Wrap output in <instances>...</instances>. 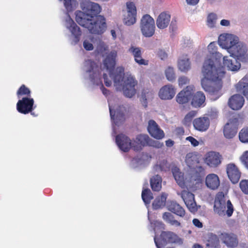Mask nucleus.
<instances>
[{"label":"nucleus","instance_id":"412c9836","mask_svg":"<svg viewBox=\"0 0 248 248\" xmlns=\"http://www.w3.org/2000/svg\"><path fill=\"white\" fill-rule=\"evenodd\" d=\"M128 51L134 58V60L138 64L147 65L149 62L142 58L141 48L139 47L131 46L128 49Z\"/></svg>","mask_w":248,"mask_h":248},{"label":"nucleus","instance_id":"ea45409f","mask_svg":"<svg viewBox=\"0 0 248 248\" xmlns=\"http://www.w3.org/2000/svg\"><path fill=\"white\" fill-rule=\"evenodd\" d=\"M31 92L29 88L26 87L24 84H22L17 91L16 95L18 98L22 96H26V97L31 96Z\"/></svg>","mask_w":248,"mask_h":248},{"label":"nucleus","instance_id":"ddd939ff","mask_svg":"<svg viewBox=\"0 0 248 248\" xmlns=\"http://www.w3.org/2000/svg\"><path fill=\"white\" fill-rule=\"evenodd\" d=\"M150 139L147 135H138L132 143V149L135 151H140L143 147L149 146Z\"/></svg>","mask_w":248,"mask_h":248},{"label":"nucleus","instance_id":"a19ab883","mask_svg":"<svg viewBox=\"0 0 248 248\" xmlns=\"http://www.w3.org/2000/svg\"><path fill=\"white\" fill-rule=\"evenodd\" d=\"M239 139L243 143H248V127L243 128L240 130Z\"/></svg>","mask_w":248,"mask_h":248},{"label":"nucleus","instance_id":"338daca9","mask_svg":"<svg viewBox=\"0 0 248 248\" xmlns=\"http://www.w3.org/2000/svg\"><path fill=\"white\" fill-rule=\"evenodd\" d=\"M111 34L113 38V39H115L116 38V32H115V31L114 30H111Z\"/></svg>","mask_w":248,"mask_h":248},{"label":"nucleus","instance_id":"393cba45","mask_svg":"<svg viewBox=\"0 0 248 248\" xmlns=\"http://www.w3.org/2000/svg\"><path fill=\"white\" fill-rule=\"evenodd\" d=\"M235 89L238 93L243 94L248 100V76L242 78L236 85Z\"/></svg>","mask_w":248,"mask_h":248},{"label":"nucleus","instance_id":"49530a36","mask_svg":"<svg viewBox=\"0 0 248 248\" xmlns=\"http://www.w3.org/2000/svg\"><path fill=\"white\" fill-rule=\"evenodd\" d=\"M227 209L226 213L227 216L230 217L232 215L234 211L233 205L230 200L227 202Z\"/></svg>","mask_w":248,"mask_h":248},{"label":"nucleus","instance_id":"c756f323","mask_svg":"<svg viewBox=\"0 0 248 248\" xmlns=\"http://www.w3.org/2000/svg\"><path fill=\"white\" fill-rule=\"evenodd\" d=\"M192 169V177L195 180H201L205 174V170L201 166L196 164H188Z\"/></svg>","mask_w":248,"mask_h":248},{"label":"nucleus","instance_id":"cd10ccee","mask_svg":"<svg viewBox=\"0 0 248 248\" xmlns=\"http://www.w3.org/2000/svg\"><path fill=\"white\" fill-rule=\"evenodd\" d=\"M205 101V96L204 93L201 91L193 93L191 97V104L195 108H199L202 106Z\"/></svg>","mask_w":248,"mask_h":248},{"label":"nucleus","instance_id":"4be33fe9","mask_svg":"<svg viewBox=\"0 0 248 248\" xmlns=\"http://www.w3.org/2000/svg\"><path fill=\"white\" fill-rule=\"evenodd\" d=\"M245 100L240 94H234L229 100L228 105L233 110H238L244 105Z\"/></svg>","mask_w":248,"mask_h":248},{"label":"nucleus","instance_id":"e433bc0d","mask_svg":"<svg viewBox=\"0 0 248 248\" xmlns=\"http://www.w3.org/2000/svg\"><path fill=\"white\" fill-rule=\"evenodd\" d=\"M206 245L211 248H219V240L217 236L213 233L209 234Z\"/></svg>","mask_w":248,"mask_h":248},{"label":"nucleus","instance_id":"5701e85b","mask_svg":"<svg viewBox=\"0 0 248 248\" xmlns=\"http://www.w3.org/2000/svg\"><path fill=\"white\" fill-rule=\"evenodd\" d=\"M205 183L206 186L211 190H216L220 186L219 178L215 173L208 174L205 178Z\"/></svg>","mask_w":248,"mask_h":248},{"label":"nucleus","instance_id":"bb28decb","mask_svg":"<svg viewBox=\"0 0 248 248\" xmlns=\"http://www.w3.org/2000/svg\"><path fill=\"white\" fill-rule=\"evenodd\" d=\"M167 208L170 211L180 217H184L185 215L184 209L176 202H170L168 203Z\"/></svg>","mask_w":248,"mask_h":248},{"label":"nucleus","instance_id":"f704fd0d","mask_svg":"<svg viewBox=\"0 0 248 248\" xmlns=\"http://www.w3.org/2000/svg\"><path fill=\"white\" fill-rule=\"evenodd\" d=\"M162 193L161 196L157 197L153 202L152 206L154 209L162 208L165 206L166 202L167 195Z\"/></svg>","mask_w":248,"mask_h":248},{"label":"nucleus","instance_id":"473e14b6","mask_svg":"<svg viewBox=\"0 0 248 248\" xmlns=\"http://www.w3.org/2000/svg\"><path fill=\"white\" fill-rule=\"evenodd\" d=\"M223 60L224 66H226L228 70L237 71L240 69V64L235 59L233 61L232 60L228 59L227 56H225L223 57Z\"/></svg>","mask_w":248,"mask_h":248},{"label":"nucleus","instance_id":"4c0bfd02","mask_svg":"<svg viewBox=\"0 0 248 248\" xmlns=\"http://www.w3.org/2000/svg\"><path fill=\"white\" fill-rule=\"evenodd\" d=\"M109 109L110 112V115L111 117V119L115 121V124L117 125H119L120 124L119 121H121L122 122H123L125 120L124 114H117L116 117H115V111H113L111 108V107L109 106Z\"/></svg>","mask_w":248,"mask_h":248},{"label":"nucleus","instance_id":"6ab92c4d","mask_svg":"<svg viewBox=\"0 0 248 248\" xmlns=\"http://www.w3.org/2000/svg\"><path fill=\"white\" fill-rule=\"evenodd\" d=\"M66 23L67 28L69 30L72 35L74 36L75 43H78L81 35V31L79 27L70 17L66 20Z\"/></svg>","mask_w":248,"mask_h":248},{"label":"nucleus","instance_id":"79ce46f5","mask_svg":"<svg viewBox=\"0 0 248 248\" xmlns=\"http://www.w3.org/2000/svg\"><path fill=\"white\" fill-rule=\"evenodd\" d=\"M165 75L168 80L172 81L175 80V76L173 68L169 67L165 71Z\"/></svg>","mask_w":248,"mask_h":248},{"label":"nucleus","instance_id":"09e8293b","mask_svg":"<svg viewBox=\"0 0 248 248\" xmlns=\"http://www.w3.org/2000/svg\"><path fill=\"white\" fill-rule=\"evenodd\" d=\"M189 81V79L185 76L181 77L178 79V83H179V85L180 86H183L188 83Z\"/></svg>","mask_w":248,"mask_h":248},{"label":"nucleus","instance_id":"72a5a7b5","mask_svg":"<svg viewBox=\"0 0 248 248\" xmlns=\"http://www.w3.org/2000/svg\"><path fill=\"white\" fill-rule=\"evenodd\" d=\"M150 185L154 191H159L162 187V178L159 175L153 176L150 179Z\"/></svg>","mask_w":248,"mask_h":248},{"label":"nucleus","instance_id":"f8f14e48","mask_svg":"<svg viewBox=\"0 0 248 248\" xmlns=\"http://www.w3.org/2000/svg\"><path fill=\"white\" fill-rule=\"evenodd\" d=\"M115 140L120 149L124 152H127L132 148V143L130 139L124 134H120L117 135Z\"/></svg>","mask_w":248,"mask_h":248},{"label":"nucleus","instance_id":"864d4df0","mask_svg":"<svg viewBox=\"0 0 248 248\" xmlns=\"http://www.w3.org/2000/svg\"><path fill=\"white\" fill-rule=\"evenodd\" d=\"M157 56L161 60H165L168 57L167 53L162 49L159 50L157 52Z\"/></svg>","mask_w":248,"mask_h":248},{"label":"nucleus","instance_id":"2f4dec72","mask_svg":"<svg viewBox=\"0 0 248 248\" xmlns=\"http://www.w3.org/2000/svg\"><path fill=\"white\" fill-rule=\"evenodd\" d=\"M172 172L178 185L182 188H184L186 186V184L184 174L177 167H174L172 169Z\"/></svg>","mask_w":248,"mask_h":248},{"label":"nucleus","instance_id":"13d9d810","mask_svg":"<svg viewBox=\"0 0 248 248\" xmlns=\"http://www.w3.org/2000/svg\"><path fill=\"white\" fill-rule=\"evenodd\" d=\"M100 89L104 95L108 96L110 94V92L108 90L104 87L103 84L102 83L100 87Z\"/></svg>","mask_w":248,"mask_h":248},{"label":"nucleus","instance_id":"4468645a","mask_svg":"<svg viewBox=\"0 0 248 248\" xmlns=\"http://www.w3.org/2000/svg\"><path fill=\"white\" fill-rule=\"evenodd\" d=\"M226 172L232 183L236 184L238 182L241 177V172L234 164H228L226 166Z\"/></svg>","mask_w":248,"mask_h":248},{"label":"nucleus","instance_id":"5fc2aeb1","mask_svg":"<svg viewBox=\"0 0 248 248\" xmlns=\"http://www.w3.org/2000/svg\"><path fill=\"white\" fill-rule=\"evenodd\" d=\"M159 166L161 170L166 171V170L169 168L168 163L167 161L165 160H163L160 162Z\"/></svg>","mask_w":248,"mask_h":248},{"label":"nucleus","instance_id":"2eb2a0df","mask_svg":"<svg viewBox=\"0 0 248 248\" xmlns=\"http://www.w3.org/2000/svg\"><path fill=\"white\" fill-rule=\"evenodd\" d=\"M147 130L150 135L156 139H162L164 137L165 134L156 123L153 120L148 122Z\"/></svg>","mask_w":248,"mask_h":248},{"label":"nucleus","instance_id":"a18cd8bd","mask_svg":"<svg viewBox=\"0 0 248 248\" xmlns=\"http://www.w3.org/2000/svg\"><path fill=\"white\" fill-rule=\"evenodd\" d=\"M197 112L195 110L189 111L185 117L184 120L186 122H189L196 115Z\"/></svg>","mask_w":248,"mask_h":248},{"label":"nucleus","instance_id":"9d476101","mask_svg":"<svg viewBox=\"0 0 248 248\" xmlns=\"http://www.w3.org/2000/svg\"><path fill=\"white\" fill-rule=\"evenodd\" d=\"M226 200L222 192L218 193L215 199L214 210L219 216L225 215Z\"/></svg>","mask_w":248,"mask_h":248},{"label":"nucleus","instance_id":"6e6552de","mask_svg":"<svg viewBox=\"0 0 248 248\" xmlns=\"http://www.w3.org/2000/svg\"><path fill=\"white\" fill-rule=\"evenodd\" d=\"M194 91V86L193 85L186 86L177 94L176 102L180 105L188 103L191 99Z\"/></svg>","mask_w":248,"mask_h":248},{"label":"nucleus","instance_id":"dca6fc26","mask_svg":"<svg viewBox=\"0 0 248 248\" xmlns=\"http://www.w3.org/2000/svg\"><path fill=\"white\" fill-rule=\"evenodd\" d=\"M220 238L222 243L228 248H235L238 245L237 237L233 233H222Z\"/></svg>","mask_w":248,"mask_h":248},{"label":"nucleus","instance_id":"b1692460","mask_svg":"<svg viewBox=\"0 0 248 248\" xmlns=\"http://www.w3.org/2000/svg\"><path fill=\"white\" fill-rule=\"evenodd\" d=\"M86 66L87 67V72L93 74L90 75L91 80L93 81L95 78H97L100 74L99 69L96 64L93 61L88 60L86 61Z\"/></svg>","mask_w":248,"mask_h":248},{"label":"nucleus","instance_id":"052dcab7","mask_svg":"<svg viewBox=\"0 0 248 248\" xmlns=\"http://www.w3.org/2000/svg\"><path fill=\"white\" fill-rule=\"evenodd\" d=\"M220 24L223 26H228L230 25V21L226 19H222L220 21Z\"/></svg>","mask_w":248,"mask_h":248},{"label":"nucleus","instance_id":"9b49d317","mask_svg":"<svg viewBox=\"0 0 248 248\" xmlns=\"http://www.w3.org/2000/svg\"><path fill=\"white\" fill-rule=\"evenodd\" d=\"M126 7L127 14L124 18V22L125 25L130 26L136 22V7L132 2H126Z\"/></svg>","mask_w":248,"mask_h":248},{"label":"nucleus","instance_id":"774afa93","mask_svg":"<svg viewBox=\"0 0 248 248\" xmlns=\"http://www.w3.org/2000/svg\"><path fill=\"white\" fill-rule=\"evenodd\" d=\"M142 96L143 99L145 100L146 104H147V102H146L147 99L146 98V96H145V95L143 93H142ZM145 107H147V104H146L145 105Z\"/></svg>","mask_w":248,"mask_h":248},{"label":"nucleus","instance_id":"4d7b16f0","mask_svg":"<svg viewBox=\"0 0 248 248\" xmlns=\"http://www.w3.org/2000/svg\"><path fill=\"white\" fill-rule=\"evenodd\" d=\"M193 224L199 228L202 227V223L197 218H194L192 220Z\"/></svg>","mask_w":248,"mask_h":248},{"label":"nucleus","instance_id":"f03ea898","mask_svg":"<svg viewBox=\"0 0 248 248\" xmlns=\"http://www.w3.org/2000/svg\"><path fill=\"white\" fill-rule=\"evenodd\" d=\"M81 8L83 11L77 12L76 21L80 26L87 28L91 33H103L107 26L105 17L98 15L101 10L100 5L97 3L87 1L81 4Z\"/></svg>","mask_w":248,"mask_h":248},{"label":"nucleus","instance_id":"680f3d73","mask_svg":"<svg viewBox=\"0 0 248 248\" xmlns=\"http://www.w3.org/2000/svg\"><path fill=\"white\" fill-rule=\"evenodd\" d=\"M170 29H171L172 31H173L176 29V20H172L170 26Z\"/></svg>","mask_w":248,"mask_h":248},{"label":"nucleus","instance_id":"8fccbe9b","mask_svg":"<svg viewBox=\"0 0 248 248\" xmlns=\"http://www.w3.org/2000/svg\"><path fill=\"white\" fill-rule=\"evenodd\" d=\"M150 144L149 146H153L157 148H160L163 146V143L158 141L150 139Z\"/></svg>","mask_w":248,"mask_h":248},{"label":"nucleus","instance_id":"20e7f679","mask_svg":"<svg viewBox=\"0 0 248 248\" xmlns=\"http://www.w3.org/2000/svg\"><path fill=\"white\" fill-rule=\"evenodd\" d=\"M218 44L224 48L227 49L231 56L237 59L244 57L246 53V46L239 42L236 36L230 34H221L218 37Z\"/></svg>","mask_w":248,"mask_h":248},{"label":"nucleus","instance_id":"de8ad7c7","mask_svg":"<svg viewBox=\"0 0 248 248\" xmlns=\"http://www.w3.org/2000/svg\"><path fill=\"white\" fill-rule=\"evenodd\" d=\"M85 49L87 51H91L93 49V46L91 42L88 40H85L83 43Z\"/></svg>","mask_w":248,"mask_h":248},{"label":"nucleus","instance_id":"603ef678","mask_svg":"<svg viewBox=\"0 0 248 248\" xmlns=\"http://www.w3.org/2000/svg\"><path fill=\"white\" fill-rule=\"evenodd\" d=\"M186 140L189 141L194 147H196L199 144V142L194 138L189 136L186 138Z\"/></svg>","mask_w":248,"mask_h":248},{"label":"nucleus","instance_id":"aec40b11","mask_svg":"<svg viewBox=\"0 0 248 248\" xmlns=\"http://www.w3.org/2000/svg\"><path fill=\"white\" fill-rule=\"evenodd\" d=\"M175 94V90L171 85H167L162 87L159 90L158 95L162 100L171 99Z\"/></svg>","mask_w":248,"mask_h":248},{"label":"nucleus","instance_id":"37998d69","mask_svg":"<svg viewBox=\"0 0 248 248\" xmlns=\"http://www.w3.org/2000/svg\"><path fill=\"white\" fill-rule=\"evenodd\" d=\"M217 17L216 14L211 13L207 17V25L209 27H213L216 23Z\"/></svg>","mask_w":248,"mask_h":248},{"label":"nucleus","instance_id":"3c124183","mask_svg":"<svg viewBox=\"0 0 248 248\" xmlns=\"http://www.w3.org/2000/svg\"><path fill=\"white\" fill-rule=\"evenodd\" d=\"M241 160L248 169V151H246L241 156Z\"/></svg>","mask_w":248,"mask_h":248},{"label":"nucleus","instance_id":"c03bdc74","mask_svg":"<svg viewBox=\"0 0 248 248\" xmlns=\"http://www.w3.org/2000/svg\"><path fill=\"white\" fill-rule=\"evenodd\" d=\"M240 187L243 193L248 194V180H243L239 184Z\"/></svg>","mask_w":248,"mask_h":248},{"label":"nucleus","instance_id":"6e6d98bb","mask_svg":"<svg viewBox=\"0 0 248 248\" xmlns=\"http://www.w3.org/2000/svg\"><path fill=\"white\" fill-rule=\"evenodd\" d=\"M103 78L104 80L105 84L107 87H109L111 85V81L109 80L108 78L107 74H103Z\"/></svg>","mask_w":248,"mask_h":248},{"label":"nucleus","instance_id":"69168bd1","mask_svg":"<svg viewBox=\"0 0 248 248\" xmlns=\"http://www.w3.org/2000/svg\"><path fill=\"white\" fill-rule=\"evenodd\" d=\"M192 248H203V246L198 243L194 244Z\"/></svg>","mask_w":248,"mask_h":248},{"label":"nucleus","instance_id":"c9c22d12","mask_svg":"<svg viewBox=\"0 0 248 248\" xmlns=\"http://www.w3.org/2000/svg\"><path fill=\"white\" fill-rule=\"evenodd\" d=\"M163 219L168 223L171 226L179 227L181 226V223L176 220L174 216L169 212H165L163 214Z\"/></svg>","mask_w":248,"mask_h":248},{"label":"nucleus","instance_id":"39448f33","mask_svg":"<svg viewBox=\"0 0 248 248\" xmlns=\"http://www.w3.org/2000/svg\"><path fill=\"white\" fill-rule=\"evenodd\" d=\"M155 243L157 248H164L167 244H175L181 245L183 240L175 233L171 231H162L160 235L159 239L154 238Z\"/></svg>","mask_w":248,"mask_h":248},{"label":"nucleus","instance_id":"0e129e2a","mask_svg":"<svg viewBox=\"0 0 248 248\" xmlns=\"http://www.w3.org/2000/svg\"><path fill=\"white\" fill-rule=\"evenodd\" d=\"M188 4L190 5H196L199 0H186Z\"/></svg>","mask_w":248,"mask_h":248},{"label":"nucleus","instance_id":"bf43d9fd","mask_svg":"<svg viewBox=\"0 0 248 248\" xmlns=\"http://www.w3.org/2000/svg\"><path fill=\"white\" fill-rule=\"evenodd\" d=\"M72 0H64V4L65 8L68 10L72 8Z\"/></svg>","mask_w":248,"mask_h":248},{"label":"nucleus","instance_id":"a878e982","mask_svg":"<svg viewBox=\"0 0 248 248\" xmlns=\"http://www.w3.org/2000/svg\"><path fill=\"white\" fill-rule=\"evenodd\" d=\"M237 132V128L236 124L231 122L227 123L223 129V134L224 137L228 139H232Z\"/></svg>","mask_w":248,"mask_h":248},{"label":"nucleus","instance_id":"58836bf2","mask_svg":"<svg viewBox=\"0 0 248 248\" xmlns=\"http://www.w3.org/2000/svg\"><path fill=\"white\" fill-rule=\"evenodd\" d=\"M141 197L145 204H149L154 197L151 190L148 188L144 189L141 193Z\"/></svg>","mask_w":248,"mask_h":248},{"label":"nucleus","instance_id":"7ed1b4c3","mask_svg":"<svg viewBox=\"0 0 248 248\" xmlns=\"http://www.w3.org/2000/svg\"><path fill=\"white\" fill-rule=\"evenodd\" d=\"M117 55L116 51H111L104 60V65L108 71L110 77L113 78L116 88L118 90L122 87L124 95L127 97L131 98L136 93L138 81L131 76L124 78V69L122 67L117 68V73H114Z\"/></svg>","mask_w":248,"mask_h":248},{"label":"nucleus","instance_id":"f3484780","mask_svg":"<svg viewBox=\"0 0 248 248\" xmlns=\"http://www.w3.org/2000/svg\"><path fill=\"white\" fill-rule=\"evenodd\" d=\"M210 120L207 117H200L193 121L194 128L200 132L206 131L210 126Z\"/></svg>","mask_w":248,"mask_h":248},{"label":"nucleus","instance_id":"f257e3e1","mask_svg":"<svg viewBox=\"0 0 248 248\" xmlns=\"http://www.w3.org/2000/svg\"><path fill=\"white\" fill-rule=\"evenodd\" d=\"M217 49L214 42L208 46L210 56L205 58L202 68L203 78L201 80V84L205 92L218 98L221 94L222 78L225 72L221 63L222 55L217 52Z\"/></svg>","mask_w":248,"mask_h":248},{"label":"nucleus","instance_id":"c85d7f7f","mask_svg":"<svg viewBox=\"0 0 248 248\" xmlns=\"http://www.w3.org/2000/svg\"><path fill=\"white\" fill-rule=\"evenodd\" d=\"M170 20V16L165 12L161 13L156 19L157 27L160 29H164L168 27Z\"/></svg>","mask_w":248,"mask_h":248},{"label":"nucleus","instance_id":"7c9ffc66","mask_svg":"<svg viewBox=\"0 0 248 248\" xmlns=\"http://www.w3.org/2000/svg\"><path fill=\"white\" fill-rule=\"evenodd\" d=\"M178 67L180 71L184 72H186L190 69V62L186 55H183L179 59Z\"/></svg>","mask_w":248,"mask_h":248},{"label":"nucleus","instance_id":"423d86ee","mask_svg":"<svg viewBox=\"0 0 248 248\" xmlns=\"http://www.w3.org/2000/svg\"><path fill=\"white\" fill-rule=\"evenodd\" d=\"M140 28L142 34L145 37H151L155 32V22L154 18L149 15L143 16L140 19Z\"/></svg>","mask_w":248,"mask_h":248},{"label":"nucleus","instance_id":"0eeeda50","mask_svg":"<svg viewBox=\"0 0 248 248\" xmlns=\"http://www.w3.org/2000/svg\"><path fill=\"white\" fill-rule=\"evenodd\" d=\"M34 100L30 97H23L19 100L16 104L17 111L22 114H27L31 113L33 116H36L32 111L34 109Z\"/></svg>","mask_w":248,"mask_h":248},{"label":"nucleus","instance_id":"1a4fd4ad","mask_svg":"<svg viewBox=\"0 0 248 248\" xmlns=\"http://www.w3.org/2000/svg\"><path fill=\"white\" fill-rule=\"evenodd\" d=\"M181 195L188 210L191 213L196 212L198 208L195 201L194 194L189 191L184 190L181 192Z\"/></svg>","mask_w":248,"mask_h":248},{"label":"nucleus","instance_id":"a211bd4d","mask_svg":"<svg viewBox=\"0 0 248 248\" xmlns=\"http://www.w3.org/2000/svg\"><path fill=\"white\" fill-rule=\"evenodd\" d=\"M221 157L218 153L209 152L205 155L204 162L211 167H216L221 163Z\"/></svg>","mask_w":248,"mask_h":248},{"label":"nucleus","instance_id":"e2e57ef3","mask_svg":"<svg viewBox=\"0 0 248 248\" xmlns=\"http://www.w3.org/2000/svg\"><path fill=\"white\" fill-rule=\"evenodd\" d=\"M174 141L171 140H168L166 141V145L168 147H171L174 144Z\"/></svg>","mask_w":248,"mask_h":248}]
</instances>
